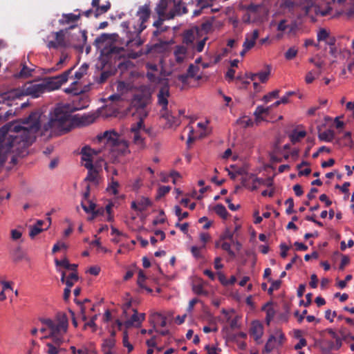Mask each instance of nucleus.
Returning <instances> with one entry per match:
<instances>
[{"label": "nucleus", "mask_w": 354, "mask_h": 354, "mask_svg": "<svg viewBox=\"0 0 354 354\" xmlns=\"http://www.w3.org/2000/svg\"><path fill=\"white\" fill-rule=\"evenodd\" d=\"M22 123L24 126L15 122L0 129V167L6 160L8 153L14 154L12 162L17 156H25L27 148L35 140L41 127L39 115L32 113Z\"/></svg>", "instance_id": "obj_1"}, {"label": "nucleus", "mask_w": 354, "mask_h": 354, "mask_svg": "<svg viewBox=\"0 0 354 354\" xmlns=\"http://www.w3.org/2000/svg\"><path fill=\"white\" fill-rule=\"evenodd\" d=\"M77 108L69 104H58L50 112V119L41 129V134L48 136H60L70 131L75 126H87L93 123L97 118L94 113L82 115L71 113Z\"/></svg>", "instance_id": "obj_2"}, {"label": "nucleus", "mask_w": 354, "mask_h": 354, "mask_svg": "<svg viewBox=\"0 0 354 354\" xmlns=\"http://www.w3.org/2000/svg\"><path fill=\"white\" fill-rule=\"evenodd\" d=\"M150 3H145L140 6L136 12L138 17V21L136 25H133V30L128 31L127 36L129 40L126 42L127 47H138L143 44V40L140 38L141 32L147 28L145 23L149 20L151 15Z\"/></svg>", "instance_id": "obj_3"}, {"label": "nucleus", "mask_w": 354, "mask_h": 354, "mask_svg": "<svg viewBox=\"0 0 354 354\" xmlns=\"http://www.w3.org/2000/svg\"><path fill=\"white\" fill-rule=\"evenodd\" d=\"M41 322L50 330L49 335L44 336L43 338H50L52 339L51 343L59 348L64 342L63 335L66 333L68 326L66 315L59 314L55 320L42 319Z\"/></svg>", "instance_id": "obj_4"}, {"label": "nucleus", "mask_w": 354, "mask_h": 354, "mask_svg": "<svg viewBox=\"0 0 354 354\" xmlns=\"http://www.w3.org/2000/svg\"><path fill=\"white\" fill-rule=\"evenodd\" d=\"M109 36L107 34L103 33L100 36L95 38L94 45L97 48L101 49V55L104 58V60L108 62L109 59L113 58L116 59L119 57L122 51V48L118 47L115 45L109 44Z\"/></svg>", "instance_id": "obj_5"}, {"label": "nucleus", "mask_w": 354, "mask_h": 354, "mask_svg": "<svg viewBox=\"0 0 354 354\" xmlns=\"http://www.w3.org/2000/svg\"><path fill=\"white\" fill-rule=\"evenodd\" d=\"M43 80L39 83L27 82L21 88L15 89L10 93L9 97L20 98L24 95H31L33 97H38L41 94L46 92Z\"/></svg>", "instance_id": "obj_6"}, {"label": "nucleus", "mask_w": 354, "mask_h": 354, "mask_svg": "<svg viewBox=\"0 0 354 354\" xmlns=\"http://www.w3.org/2000/svg\"><path fill=\"white\" fill-rule=\"evenodd\" d=\"M73 69V68H71L59 75L44 78L43 82L46 91H50L58 89L63 84L67 82Z\"/></svg>", "instance_id": "obj_7"}, {"label": "nucleus", "mask_w": 354, "mask_h": 354, "mask_svg": "<svg viewBox=\"0 0 354 354\" xmlns=\"http://www.w3.org/2000/svg\"><path fill=\"white\" fill-rule=\"evenodd\" d=\"M75 26L76 25H73L65 30H60L57 32H53L52 34L54 35L55 40L48 41L46 44V46L49 49H57L59 47H65L66 46L65 42V34L68 31V30L74 28Z\"/></svg>", "instance_id": "obj_8"}, {"label": "nucleus", "mask_w": 354, "mask_h": 354, "mask_svg": "<svg viewBox=\"0 0 354 354\" xmlns=\"http://www.w3.org/2000/svg\"><path fill=\"white\" fill-rule=\"evenodd\" d=\"M97 139L100 142H104L111 147H115L117 146L120 136L114 131H106L103 134L99 135Z\"/></svg>", "instance_id": "obj_9"}, {"label": "nucleus", "mask_w": 354, "mask_h": 354, "mask_svg": "<svg viewBox=\"0 0 354 354\" xmlns=\"http://www.w3.org/2000/svg\"><path fill=\"white\" fill-rule=\"evenodd\" d=\"M170 95L169 88L168 86H165L160 88L157 94L158 104L161 107L160 113L168 110V98Z\"/></svg>", "instance_id": "obj_10"}, {"label": "nucleus", "mask_w": 354, "mask_h": 354, "mask_svg": "<svg viewBox=\"0 0 354 354\" xmlns=\"http://www.w3.org/2000/svg\"><path fill=\"white\" fill-rule=\"evenodd\" d=\"M263 10V7L259 4H250L247 8V16L244 21L246 22L255 21L260 18V14Z\"/></svg>", "instance_id": "obj_11"}, {"label": "nucleus", "mask_w": 354, "mask_h": 354, "mask_svg": "<svg viewBox=\"0 0 354 354\" xmlns=\"http://www.w3.org/2000/svg\"><path fill=\"white\" fill-rule=\"evenodd\" d=\"M306 15L310 16L312 13H315L316 15L326 16L331 10L330 7H326L322 9L321 7L315 5L313 3L308 4L302 8Z\"/></svg>", "instance_id": "obj_12"}, {"label": "nucleus", "mask_w": 354, "mask_h": 354, "mask_svg": "<svg viewBox=\"0 0 354 354\" xmlns=\"http://www.w3.org/2000/svg\"><path fill=\"white\" fill-rule=\"evenodd\" d=\"M160 115L162 118L166 120L167 126L169 128H171L173 127H178L180 124V120L178 116L174 115L172 110H167L160 113Z\"/></svg>", "instance_id": "obj_13"}, {"label": "nucleus", "mask_w": 354, "mask_h": 354, "mask_svg": "<svg viewBox=\"0 0 354 354\" xmlns=\"http://www.w3.org/2000/svg\"><path fill=\"white\" fill-rule=\"evenodd\" d=\"M250 333L254 337L257 344H261V338L263 333V325L257 321L253 322L250 329Z\"/></svg>", "instance_id": "obj_14"}, {"label": "nucleus", "mask_w": 354, "mask_h": 354, "mask_svg": "<svg viewBox=\"0 0 354 354\" xmlns=\"http://www.w3.org/2000/svg\"><path fill=\"white\" fill-rule=\"evenodd\" d=\"M147 104V98L142 94L135 95L131 102L132 106L135 107L138 111H140L142 113L145 112V117L147 116V113L145 111Z\"/></svg>", "instance_id": "obj_15"}, {"label": "nucleus", "mask_w": 354, "mask_h": 354, "mask_svg": "<svg viewBox=\"0 0 354 354\" xmlns=\"http://www.w3.org/2000/svg\"><path fill=\"white\" fill-rule=\"evenodd\" d=\"M97 151L89 147L85 146L81 150L82 164L93 163V156L97 154Z\"/></svg>", "instance_id": "obj_16"}, {"label": "nucleus", "mask_w": 354, "mask_h": 354, "mask_svg": "<svg viewBox=\"0 0 354 354\" xmlns=\"http://www.w3.org/2000/svg\"><path fill=\"white\" fill-rule=\"evenodd\" d=\"M85 168L88 169V174L85 178V180L98 183V171L94 167L93 163L84 164Z\"/></svg>", "instance_id": "obj_17"}, {"label": "nucleus", "mask_w": 354, "mask_h": 354, "mask_svg": "<svg viewBox=\"0 0 354 354\" xmlns=\"http://www.w3.org/2000/svg\"><path fill=\"white\" fill-rule=\"evenodd\" d=\"M259 35V32L257 29L254 30L251 35H247L243 44V48H245V50H250L255 45Z\"/></svg>", "instance_id": "obj_18"}, {"label": "nucleus", "mask_w": 354, "mask_h": 354, "mask_svg": "<svg viewBox=\"0 0 354 354\" xmlns=\"http://www.w3.org/2000/svg\"><path fill=\"white\" fill-rule=\"evenodd\" d=\"M10 256L13 261L19 262L23 259L28 260L26 253L21 246H17L10 252Z\"/></svg>", "instance_id": "obj_19"}, {"label": "nucleus", "mask_w": 354, "mask_h": 354, "mask_svg": "<svg viewBox=\"0 0 354 354\" xmlns=\"http://www.w3.org/2000/svg\"><path fill=\"white\" fill-rule=\"evenodd\" d=\"M62 19H59V24L60 25L68 24L73 22L77 21L81 17V14L75 15L73 13L63 14Z\"/></svg>", "instance_id": "obj_20"}, {"label": "nucleus", "mask_w": 354, "mask_h": 354, "mask_svg": "<svg viewBox=\"0 0 354 354\" xmlns=\"http://www.w3.org/2000/svg\"><path fill=\"white\" fill-rule=\"evenodd\" d=\"M88 202L89 203L88 205H85L84 201H82L81 205L86 213H92V216L90 219H93L97 214L104 212L103 209L95 211V204L91 201H88Z\"/></svg>", "instance_id": "obj_21"}, {"label": "nucleus", "mask_w": 354, "mask_h": 354, "mask_svg": "<svg viewBox=\"0 0 354 354\" xmlns=\"http://www.w3.org/2000/svg\"><path fill=\"white\" fill-rule=\"evenodd\" d=\"M187 52V48L184 46H176L174 51V55L176 62L182 63L186 57Z\"/></svg>", "instance_id": "obj_22"}, {"label": "nucleus", "mask_w": 354, "mask_h": 354, "mask_svg": "<svg viewBox=\"0 0 354 354\" xmlns=\"http://www.w3.org/2000/svg\"><path fill=\"white\" fill-rule=\"evenodd\" d=\"M306 136V131H297L294 129L289 135L288 137L292 144L299 142L302 138Z\"/></svg>", "instance_id": "obj_23"}, {"label": "nucleus", "mask_w": 354, "mask_h": 354, "mask_svg": "<svg viewBox=\"0 0 354 354\" xmlns=\"http://www.w3.org/2000/svg\"><path fill=\"white\" fill-rule=\"evenodd\" d=\"M214 1V0H197V6L199 7V9L194 11V16H198L201 15L202 10L211 7Z\"/></svg>", "instance_id": "obj_24"}, {"label": "nucleus", "mask_w": 354, "mask_h": 354, "mask_svg": "<svg viewBox=\"0 0 354 354\" xmlns=\"http://www.w3.org/2000/svg\"><path fill=\"white\" fill-rule=\"evenodd\" d=\"M129 145L127 141L121 139L118 140V142H117V146L115 147H112V151H118L120 153H125L127 151H128Z\"/></svg>", "instance_id": "obj_25"}, {"label": "nucleus", "mask_w": 354, "mask_h": 354, "mask_svg": "<svg viewBox=\"0 0 354 354\" xmlns=\"http://www.w3.org/2000/svg\"><path fill=\"white\" fill-rule=\"evenodd\" d=\"M48 225L44 228H38L35 225L30 226V232L29 236L30 238L33 239L35 236L41 233L42 231L47 230L51 223V218L50 217L48 218Z\"/></svg>", "instance_id": "obj_26"}, {"label": "nucleus", "mask_w": 354, "mask_h": 354, "mask_svg": "<svg viewBox=\"0 0 354 354\" xmlns=\"http://www.w3.org/2000/svg\"><path fill=\"white\" fill-rule=\"evenodd\" d=\"M77 85L78 82L77 81L73 82V83H71L69 87L65 88V93L72 94L73 95H80L83 92V91L81 89V88H79Z\"/></svg>", "instance_id": "obj_27"}, {"label": "nucleus", "mask_w": 354, "mask_h": 354, "mask_svg": "<svg viewBox=\"0 0 354 354\" xmlns=\"http://www.w3.org/2000/svg\"><path fill=\"white\" fill-rule=\"evenodd\" d=\"M335 138V132L333 130L328 129L319 134V140L326 142H331Z\"/></svg>", "instance_id": "obj_28"}, {"label": "nucleus", "mask_w": 354, "mask_h": 354, "mask_svg": "<svg viewBox=\"0 0 354 354\" xmlns=\"http://www.w3.org/2000/svg\"><path fill=\"white\" fill-rule=\"evenodd\" d=\"M134 313L131 318L125 322L126 327L129 328L132 326H140L138 313L136 310H133Z\"/></svg>", "instance_id": "obj_29"}, {"label": "nucleus", "mask_w": 354, "mask_h": 354, "mask_svg": "<svg viewBox=\"0 0 354 354\" xmlns=\"http://www.w3.org/2000/svg\"><path fill=\"white\" fill-rule=\"evenodd\" d=\"M133 142L139 149H143L146 147L145 139L140 136V133H133Z\"/></svg>", "instance_id": "obj_30"}, {"label": "nucleus", "mask_w": 354, "mask_h": 354, "mask_svg": "<svg viewBox=\"0 0 354 354\" xmlns=\"http://www.w3.org/2000/svg\"><path fill=\"white\" fill-rule=\"evenodd\" d=\"M187 12L188 10L187 7L184 4H182L180 2H178V3H174V8L173 11L174 13L171 15V17H173L176 15H180L183 14H186L187 13Z\"/></svg>", "instance_id": "obj_31"}, {"label": "nucleus", "mask_w": 354, "mask_h": 354, "mask_svg": "<svg viewBox=\"0 0 354 354\" xmlns=\"http://www.w3.org/2000/svg\"><path fill=\"white\" fill-rule=\"evenodd\" d=\"M270 109V107H263V106H258L256 108V110H255L254 114L257 120H260V119L262 120L263 119L262 115L263 114L268 115L269 113Z\"/></svg>", "instance_id": "obj_32"}, {"label": "nucleus", "mask_w": 354, "mask_h": 354, "mask_svg": "<svg viewBox=\"0 0 354 354\" xmlns=\"http://www.w3.org/2000/svg\"><path fill=\"white\" fill-rule=\"evenodd\" d=\"M216 214L221 218L226 219L228 216V212L225 207L223 204H217L214 208Z\"/></svg>", "instance_id": "obj_33"}, {"label": "nucleus", "mask_w": 354, "mask_h": 354, "mask_svg": "<svg viewBox=\"0 0 354 354\" xmlns=\"http://www.w3.org/2000/svg\"><path fill=\"white\" fill-rule=\"evenodd\" d=\"M138 212H143L147 209V208L151 205V201L148 198L142 197L138 201Z\"/></svg>", "instance_id": "obj_34"}, {"label": "nucleus", "mask_w": 354, "mask_h": 354, "mask_svg": "<svg viewBox=\"0 0 354 354\" xmlns=\"http://www.w3.org/2000/svg\"><path fill=\"white\" fill-rule=\"evenodd\" d=\"M266 70L264 71H260L257 73V77L261 83H265L268 80L269 75L270 74L271 68L269 65L266 66Z\"/></svg>", "instance_id": "obj_35"}, {"label": "nucleus", "mask_w": 354, "mask_h": 354, "mask_svg": "<svg viewBox=\"0 0 354 354\" xmlns=\"http://www.w3.org/2000/svg\"><path fill=\"white\" fill-rule=\"evenodd\" d=\"M214 19V17H211L210 19H208L203 21L201 25V30L205 32V33L211 32L212 30Z\"/></svg>", "instance_id": "obj_36"}, {"label": "nucleus", "mask_w": 354, "mask_h": 354, "mask_svg": "<svg viewBox=\"0 0 354 354\" xmlns=\"http://www.w3.org/2000/svg\"><path fill=\"white\" fill-rule=\"evenodd\" d=\"M167 7V0H160L156 8V11L159 17H164Z\"/></svg>", "instance_id": "obj_37"}, {"label": "nucleus", "mask_w": 354, "mask_h": 354, "mask_svg": "<svg viewBox=\"0 0 354 354\" xmlns=\"http://www.w3.org/2000/svg\"><path fill=\"white\" fill-rule=\"evenodd\" d=\"M195 39L194 33L192 30H187L183 35V44L191 45Z\"/></svg>", "instance_id": "obj_38"}, {"label": "nucleus", "mask_w": 354, "mask_h": 354, "mask_svg": "<svg viewBox=\"0 0 354 354\" xmlns=\"http://www.w3.org/2000/svg\"><path fill=\"white\" fill-rule=\"evenodd\" d=\"M111 8L110 2H106L105 5L100 6L95 9L94 16L97 18L100 15L106 13Z\"/></svg>", "instance_id": "obj_39"}, {"label": "nucleus", "mask_w": 354, "mask_h": 354, "mask_svg": "<svg viewBox=\"0 0 354 354\" xmlns=\"http://www.w3.org/2000/svg\"><path fill=\"white\" fill-rule=\"evenodd\" d=\"M275 340H276V337H274V335H271L269 337V338L265 345L263 353H269L274 349V342H275Z\"/></svg>", "instance_id": "obj_40"}, {"label": "nucleus", "mask_w": 354, "mask_h": 354, "mask_svg": "<svg viewBox=\"0 0 354 354\" xmlns=\"http://www.w3.org/2000/svg\"><path fill=\"white\" fill-rule=\"evenodd\" d=\"M234 232H232L230 228L227 227L225 231L220 235V241L229 240L231 242L234 241Z\"/></svg>", "instance_id": "obj_41"}, {"label": "nucleus", "mask_w": 354, "mask_h": 354, "mask_svg": "<svg viewBox=\"0 0 354 354\" xmlns=\"http://www.w3.org/2000/svg\"><path fill=\"white\" fill-rule=\"evenodd\" d=\"M268 281L271 282L272 283H271L270 287L268 290V293L270 295H272L274 290H277L280 288V286L281 285V280L272 281L271 278H269Z\"/></svg>", "instance_id": "obj_42"}, {"label": "nucleus", "mask_w": 354, "mask_h": 354, "mask_svg": "<svg viewBox=\"0 0 354 354\" xmlns=\"http://www.w3.org/2000/svg\"><path fill=\"white\" fill-rule=\"evenodd\" d=\"M221 248L223 250L227 252L229 256L234 259L236 257L235 252L231 249V243L225 241H223V243L221 245Z\"/></svg>", "instance_id": "obj_43"}, {"label": "nucleus", "mask_w": 354, "mask_h": 354, "mask_svg": "<svg viewBox=\"0 0 354 354\" xmlns=\"http://www.w3.org/2000/svg\"><path fill=\"white\" fill-rule=\"evenodd\" d=\"M296 6V3L292 0H282L281 3V7L289 11H292Z\"/></svg>", "instance_id": "obj_44"}, {"label": "nucleus", "mask_w": 354, "mask_h": 354, "mask_svg": "<svg viewBox=\"0 0 354 354\" xmlns=\"http://www.w3.org/2000/svg\"><path fill=\"white\" fill-rule=\"evenodd\" d=\"M32 70L29 68L28 66L24 65L23 68L20 71V72L16 74L17 77H28L31 75Z\"/></svg>", "instance_id": "obj_45"}, {"label": "nucleus", "mask_w": 354, "mask_h": 354, "mask_svg": "<svg viewBox=\"0 0 354 354\" xmlns=\"http://www.w3.org/2000/svg\"><path fill=\"white\" fill-rule=\"evenodd\" d=\"M119 183L117 180H115L113 178H111V182L107 187V190L111 192L113 194L116 195L118 193V188Z\"/></svg>", "instance_id": "obj_46"}, {"label": "nucleus", "mask_w": 354, "mask_h": 354, "mask_svg": "<svg viewBox=\"0 0 354 354\" xmlns=\"http://www.w3.org/2000/svg\"><path fill=\"white\" fill-rule=\"evenodd\" d=\"M192 290L194 292L198 295H208V292L203 288L201 284L193 286Z\"/></svg>", "instance_id": "obj_47"}, {"label": "nucleus", "mask_w": 354, "mask_h": 354, "mask_svg": "<svg viewBox=\"0 0 354 354\" xmlns=\"http://www.w3.org/2000/svg\"><path fill=\"white\" fill-rule=\"evenodd\" d=\"M279 91L274 90L272 92H270L267 95H264L263 97V100L267 103V102L271 101V100L273 98H277L279 97Z\"/></svg>", "instance_id": "obj_48"}, {"label": "nucleus", "mask_w": 354, "mask_h": 354, "mask_svg": "<svg viewBox=\"0 0 354 354\" xmlns=\"http://www.w3.org/2000/svg\"><path fill=\"white\" fill-rule=\"evenodd\" d=\"M46 353L48 354H58L59 351V348L56 345H54L53 343L48 342L46 343Z\"/></svg>", "instance_id": "obj_49"}, {"label": "nucleus", "mask_w": 354, "mask_h": 354, "mask_svg": "<svg viewBox=\"0 0 354 354\" xmlns=\"http://www.w3.org/2000/svg\"><path fill=\"white\" fill-rule=\"evenodd\" d=\"M66 287L64 290V299L68 300L71 295V288L73 286V282L69 281H66Z\"/></svg>", "instance_id": "obj_50"}, {"label": "nucleus", "mask_w": 354, "mask_h": 354, "mask_svg": "<svg viewBox=\"0 0 354 354\" xmlns=\"http://www.w3.org/2000/svg\"><path fill=\"white\" fill-rule=\"evenodd\" d=\"M144 127V122H143V119L142 118H140V120L133 124L131 127V133H140V130Z\"/></svg>", "instance_id": "obj_51"}, {"label": "nucleus", "mask_w": 354, "mask_h": 354, "mask_svg": "<svg viewBox=\"0 0 354 354\" xmlns=\"http://www.w3.org/2000/svg\"><path fill=\"white\" fill-rule=\"evenodd\" d=\"M297 55V49L294 47L290 48L285 53V58L288 60H291L295 58Z\"/></svg>", "instance_id": "obj_52"}, {"label": "nucleus", "mask_w": 354, "mask_h": 354, "mask_svg": "<svg viewBox=\"0 0 354 354\" xmlns=\"http://www.w3.org/2000/svg\"><path fill=\"white\" fill-rule=\"evenodd\" d=\"M171 187L169 186H160L158 189L157 198H160L161 197L165 196L167 193L169 192Z\"/></svg>", "instance_id": "obj_53"}, {"label": "nucleus", "mask_w": 354, "mask_h": 354, "mask_svg": "<svg viewBox=\"0 0 354 354\" xmlns=\"http://www.w3.org/2000/svg\"><path fill=\"white\" fill-rule=\"evenodd\" d=\"M174 209L175 214L178 217L179 221H182L183 219L186 218L189 216V213L187 212L182 213L181 208L178 205L175 206Z\"/></svg>", "instance_id": "obj_54"}, {"label": "nucleus", "mask_w": 354, "mask_h": 354, "mask_svg": "<svg viewBox=\"0 0 354 354\" xmlns=\"http://www.w3.org/2000/svg\"><path fill=\"white\" fill-rule=\"evenodd\" d=\"M115 344V340L114 338L106 339L102 344V348H113Z\"/></svg>", "instance_id": "obj_55"}, {"label": "nucleus", "mask_w": 354, "mask_h": 354, "mask_svg": "<svg viewBox=\"0 0 354 354\" xmlns=\"http://www.w3.org/2000/svg\"><path fill=\"white\" fill-rule=\"evenodd\" d=\"M329 37L328 32L326 29H320V30L317 33V40L320 41H326Z\"/></svg>", "instance_id": "obj_56"}, {"label": "nucleus", "mask_w": 354, "mask_h": 354, "mask_svg": "<svg viewBox=\"0 0 354 354\" xmlns=\"http://www.w3.org/2000/svg\"><path fill=\"white\" fill-rule=\"evenodd\" d=\"M68 57V55L67 53H66L64 52H62L59 60L56 64L57 69H59L62 67L64 63L66 61Z\"/></svg>", "instance_id": "obj_57"}, {"label": "nucleus", "mask_w": 354, "mask_h": 354, "mask_svg": "<svg viewBox=\"0 0 354 354\" xmlns=\"http://www.w3.org/2000/svg\"><path fill=\"white\" fill-rule=\"evenodd\" d=\"M286 204L288 205L286 210L287 214H290L294 212V201L292 198H289L286 201Z\"/></svg>", "instance_id": "obj_58"}, {"label": "nucleus", "mask_w": 354, "mask_h": 354, "mask_svg": "<svg viewBox=\"0 0 354 354\" xmlns=\"http://www.w3.org/2000/svg\"><path fill=\"white\" fill-rule=\"evenodd\" d=\"M254 177V174H247L246 175H245V176H243L242 178H241V183H242V185L243 187H249V185H248V181L250 180V179H252L253 180V178Z\"/></svg>", "instance_id": "obj_59"}, {"label": "nucleus", "mask_w": 354, "mask_h": 354, "mask_svg": "<svg viewBox=\"0 0 354 354\" xmlns=\"http://www.w3.org/2000/svg\"><path fill=\"white\" fill-rule=\"evenodd\" d=\"M124 346L128 348V353H130L133 351V346L131 344H130L128 341V335L127 333H124L122 339Z\"/></svg>", "instance_id": "obj_60"}, {"label": "nucleus", "mask_w": 354, "mask_h": 354, "mask_svg": "<svg viewBox=\"0 0 354 354\" xmlns=\"http://www.w3.org/2000/svg\"><path fill=\"white\" fill-rule=\"evenodd\" d=\"M201 248H203L202 247L201 248H198V247H196V246H192L191 248V252H192V255L196 259L202 258V254L201 253Z\"/></svg>", "instance_id": "obj_61"}, {"label": "nucleus", "mask_w": 354, "mask_h": 354, "mask_svg": "<svg viewBox=\"0 0 354 354\" xmlns=\"http://www.w3.org/2000/svg\"><path fill=\"white\" fill-rule=\"evenodd\" d=\"M55 263L57 266H62L66 269H67V268L70 266V263L68 260L66 258L62 260L55 259Z\"/></svg>", "instance_id": "obj_62"}, {"label": "nucleus", "mask_w": 354, "mask_h": 354, "mask_svg": "<svg viewBox=\"0 0 354 354\" xmlns=\"http://www.w3.org/2000/svg\"><path fill=\"white\" fill-rule=\"evenodd\" d=\"M198 71V67L194 64H190L187 69V75L192 77H195L196 72Z\"/></svg>", "instance_id": "obj_63"}, {"label": "nucleus", "mask_w": 354, "mask_h": 354, "mask_svg": "<svg viewBox=\"0 0 354 354\" xmlns=\"http://www.w3.org/2000/svg\"><path fill=\"white\" fill-rule=\"evenodd\" d=\"M97 315H93L91 317V320L88 322H87L86 324H85V327L90 326V327L93 328V331H95L96 328H97V325L95 324V320L97 319Z\"/></svg>", "instance_id": "obj_64"}]
</instances>
